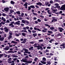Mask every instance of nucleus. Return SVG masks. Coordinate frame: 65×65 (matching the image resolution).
Instances as JSON below:
<instances>
[{
    "instance_id": "nucleus-57",
    "label": "nucleus",
    "mask_w": 65,
    "mask_h": 65,
    "mask_svg": "<svg viewBox=\"0 0 65 65\" xmlns=\"http://www.w3.org/2000/svg\"><path fill=\"white\" fill-rule=\"evenodd\" d=\"M2 2L3 3H5V1L4 0H2Z\"/></svg>"
},
{
    "instance_id": "nucleus-48",
    "label": "nucleus",
    "mask_w": 65,
    "mask_h": 65,
    "mask_svg": "<svg viewBox=\"0 0 65 65\" xmlns=\"http://www.w3.org/2000/svg\"><path fill=\"white\" fill-rule=\"evenodd\" d=\"M37 43H35L33 45V46H37Z\"/></svg>"
},
{
    "instance_id": "nucleus-33",
    "label": "nucleus",
    "mask_w": 65,
    "mask_h": 65,
    "mask_svg": "<svg viewBox=\"0 0 65 65\" xmlns=\"http://www.w3.org/2000/svg\"><path fill=\"white\" fill-rule=\"evenodd\" d=\"M37 21L40 23V22H41V20H40L39 19H38L37 20Z\"/></svg>"
},
{
    "instance_id": "nucleus-24",
    "label": "nucleus",
    "mask_w": 65,
    "mask_h": 65,
    "mask_svg": "<svg viewBox=\"0 0 65 65\" xmlns=\"http://www.w3.org/2000/svg\"><path fill=\"white\" fill-rule=\"evenodd\" d=\"M2 57H3V54H0V58H1Z\"/></svg>"
},
{
    "instance_id": "nucleus-16",
    "label": "nucleus",
    "mask_w": 65,
    "mask_h": 65,
    "mask_svg": "<svg viewBox=\"0 0 65 65\" xmlns=\"http://www.w3.org/2000/svg\"><path fill=\"white\" fill-rule=\"evenodd\" d=\"M32 35H33L34 37H35V36H37V33L33 34Z\"/></svg>"
},
{
    "instance_id": "nucleus-40",
    "label": "nucleus",
    "mask_w": 65,
    "mask_h": 65,
    "mask_svg": "<svg viewBox=\"0 0 65 65\" xmlns=\"http://www.w3.org/2000/svg\"><path fill=\"white\" fill-rule=\"evenodd\" d=\"M16 13H17V14H21L20 12L19 11H17Z\"/></svg>"
},
{
    "instance_id": "nucleus-50",
    "label": "nucleus",
    "mask_w": 65,
    "mask_h": 65,
    "mask_svg": "<svg viewBox=\"0 0 65 65\" xmlns=\"http://www.w3.org/2000/svg\"><path fill=\"white\" fill-rule=\"evenodd\" d=\"M55 2H60V0H55Z\"/></svg>"
},
{
    "instance_id": "nucleus-29",
    "label": "nucleus",
    "mask_w": 65,
    "mask_h": 65,
    "mask_svg": "<svg viewBox=\"0 0 65 65\" xmlns=\"http://www.w3.org/2000/svg\"><path fill=\"white\" fill-rule=\"evenodd\" d=\"M26 21H25L24 20H22V23L24 24H25V22H26Z\"/></svg>"
},
{
    "instance_id": "nucleus-44",
    "label": "nucleus",
    "mask_w": 65,
    "mask_h": 65,
    "mask_svg": "<svg viewBox=\"0 0 65 65\" xmlns=\"http://www.w3.org/2000/svg\"><path fill=\"white\" fill-rule=\"evenodd\" d=\"M32 61H27V63H32Z\"/></svg>"
},
{
    "instance_id": "nucleus-36",
    "label": "nucleus",
    "mask_w": 65,
    "mask_h": 65,
    "mask_svg": "<svg viewBox=\"0 0 65 65\" xmlns=\"http://www.w3.org/2000/svg\"><path fill=\"white\" fill-rule=\"evenodd\" d=\"M38 60V58L37 57L35 58V59H34V61H37V60Z\"/></svg>"
},
{
    "instance_id": "nucleus-41",
    "label": "nucleus",
    "mask_w": 65,
    "mask_h": 65,
    "mask_svg": "<svg viewBox=\"0 0 65 65\" xmlns=\"http://www.w3.org/2000/svg\"><path fill=\"white\" fill-rule=\"evenodd\" d=\"M18 60V58H14L13 59V61H15Z\"/></svg>"
},
{
    "instance_id": "nucleus-15",
    "label": "nucleus",
    "mask_w": 65,
    "mask_h": 65,
    "mask_svg": "<svg viewBox=\"0 0 65 65\" xmlns=\"http://www.w3.org/2000/svg\"><path fill=\"white\" fill-rule=\"evenodd\" d=\"M8 63H10V64L11 63H14V61L13 60L12 61H8Z\"/></svg>"
},
{
    "instance_id": "nucleus-23",
    "label": "nucleus",
    "mask_w": 65,
    "mask_h": 65,
    "mask_svg": "<svg viewBox=\"0 0 65 65\" xmlns=\"http://www.w3.org/2000/svg\"><path fill=\"white\" fill-rule=\"evenodd\" d=\"M3 56H4L5 57H7L8 56V55L4 53L3 54Z\"/></svg>"
},
{
    "instance_id": "nucleus-13",
    "label": "nucleus",
    "mask_w": 65,
    "mask_h": 65,
    "mask_svg": "<svg viewBox=\"0 0 65 65\" xmlns=\"http://www.w3.org/2000/svg\"><path fill=\"white\" fill-rule=\"evenodd\" d=\"M11 43H12L15 44H18V42H15L14 41H12L11 42Z\"/></svg>"
},
{
    "instance_id": "nucleus-31",
    "label": "nucleus",
    "mask_w": 65,
    "mask_h": 65,
    "mask_svg": "<svg viewBox=\"0 0 65 65\" xmlns=\"http://www.w3.org/2000/svg\"><path fill=\"white\" fill-rule=\"evenodd\" d=\"M9 26H11V27H14V25H13V24H9Z\"/></svg>"
},
{
    "instance_id": "nucleus-20",
    "label": "nucleus",
    "mask_w": 65,
    "mask_h": 65,
    "mask_svg": "<svg viewBox=\"0 0 65 65\" xmlns=\"http://www.w3.org/2000/svg\"><path fill=\"white\" fill-rule=\"evenodd\" d=\"M29 50H33V47L31 46L29 48Z\"/></svg>"
},
{
    "instance_id": "nucleus-61",
    "label": "nucleus",
    "mask_w": 65,
    "mask_h": 65,
    "mask_svg": "<svg viewBox=\"0 0 65 65\" xmlns=\"http://www.w3.org/2000/svg\"><path fill=\"white\" fill-rule=\"evenodd\" d=\"M43 29L45 30V31H47V28H43Z\"/></svg>"
},
{
    "instance_id": "nucleus-18",
    "label": "nucleus",
    "mask_w": 65,
    "mask_h": 65,
    "mask_svg": "<svg viewBox=\"0 0 65 65\" xmlns=\"http://www.w3.org/2000/svg\"><path fill=\"white\" fill-rule=\"evenodd\" d=\"M4 39V37L0 38V40L1 41H3Z\"/></svg>"
},
{
    "instance_id": "nucleus-49",
    "label": "nucleus",
    "mask_w": 65,
    "mask_h": 65,
    "mask_svg": "<svg viewBox=\"0 0 65 65\" xmlns=\"http://www.w3.org/2000/svg\"><path fill=\"white\" fill-rule=\"evenodd\" d=\"M57 36H61L62 35L61 34H57Z\"/></svg>"
},
{
    "instance_id": "nucleus-54",
    "label": "nucleus",
    "mask_w": 65,
    "mask_h": 65,
    "mask_svg": "<svg viewBox=\"0 0 65 65\" xmlns=\"http://www.w3.org/2000/svg\"><path fill=\"white\" fill-rule=\"evenodd\" d=\"M39 53H40V55H42V52L40 51H39Z\"/></svg>"
},
{
    "instance_id": "nucleus-10",
    "label": "nucleus",
    "mask_w": 65,
    "mask_h": 65,
    "mask_svg": "<svg viewBox=\"0 0 65 65\" xmlns=\"http://www.w3.org/2000/svg\"><path fill=\"white\" fill-rule=\"evenodd\" d=\"M36 4H37V5H39V6H41V5H42V3H41V2H40L36 3Z\"/></svg>"
},
{
    "instance_id": "nucleus-2",
    "label": "nucleus",
    "mask_w": 65,
    "mask_h": 65,
    "mask_svg": "<svg viewBox=\"0 0 65 65\" xmlns=\"http://www.w3.org/2000/svg\"><path fill=\"white\" fill-rule=\"evenodd\" d=\"M46 58L45 57H43L42 59V61H41L40 62L41 63L43 64H46V63L44 62L46 61Z\"/></svg>"
},
{
    "instance_id": "nucleus-3",
    "label": "nucleus",
    "mask_w": 65,
    "mask_h": 65,
    "mask_svg": "<svg viewBox=\"0 0 65 65\" xmlns=\"http://www.w3.org/2000/svg\"><path fill=\"white\" fill-rule=\"evenodd\" d=\"M9 35L8 36V38L9 39H11L12 37V31H10L9 32Z\"/></svg>"
},
{
    "instance_id": "nucleus-32",
    "label": "nucleus",
    "mask_w": 65,
    "mask_h": 65,
    "mask_svg": "<svg viewBox=\"0 0 65 65\" xmlns=\"http://www.w3.org/2000/svg\"><path fill=\"white\" fill-rule=\"evenodd\" d=\"M14 10H10V12H11V13H12L13 12H14Z\"/></svg>"
},
{
    "instance_id": "nucleus-34",
    "label": "nucleus",
    "mask_w": 65,
    "mask_h": 65,
    "mask_svg": "<svg viewBox=\"0 0 65 65\" xmlns=\"http://www.w3.org/2000/svg\"><path fill=\"white\" fill-rule=\"evenodd\" d=\"M11 3L12 4H14V2L12 1H11Z\"/></svg>"
},
{
    "instance_id": "nucleus-12",
    "label": "nucleus",
    "mask_w": 65,
    "mask_h": 65,
    "mask_svg": "<svg viewBox=\"0 0 65 65\" xmlns=\"http://www.w3.org/2000/svg\"><path fill=\"white\" fill-rule=\"evenodd\" d=\"M9 48V47L8 46H7L6 47V48H4V50H8Z\"/></svg>"
},
{
    "instance_id": "nucleus-38",
    "label": "nucleus",
    "mask_w": 65,
    "mask_h": 65,
    "mask_svg": "<svg viewBox=\"0 0 65 65\" xmlns=\"http://www.w3.org/2000/svg\"><path fill=\"white\" fill-rule=\"evenodd\" d=\"M65 24V23H63L61 25V26L62 27H64V24Z\"/></svg>"
},
{
    "instance_id": "nucleus-59",
    "label": "nucleus",
    "mask_w": 65,
    "mask_h": 65,
    "mask_svg": "<svg viewBox=\"0 0 65 65\" xmlns=\"http://www.w3.org/2000/svg\"><path fill=\"white\" fill-rule=\"evenodd\" d=\"M40 17L42 18V19H43V18H44V17L42 15H41L40 16Z\"/></svg>"
},
{
    "instance_id": "nucleus-8",
    "label": "nucleus",
    "mask_w": 65,
    "mask_h": 65,
    "mask_svg": "<svg viewBox=\"0 0 65 65\" xmlns=\"http://www.w3.org/2000/svg\"><path fill=\"white\" fill-rule=\"evenodd\" d=\"M58 28L59 29V31L60 32H62L63 30H64V29L61 27H59Z\"/></svg>"
},
{
    "instance_id": "nucleus-30",
    "label": "nucleus",
    "mask_w": 65,
    "mask_h": 65,
    "mask_svg": "<svg viewBox=\"0 0 65 65\" xmlns=\"http://www.w3.org/2000/svg\"><path fill=\"white\" fill-rule=\"evenodd\" d=\"M30 7L31 8H35V6L33 5L30 6Z\"/></svg>"
},
{
    "instance_id": "nucleus-47",
    "label": "nucleus",
    "mask_w": 65,
    "mask_h": 65,
    "mask_svg": "<svg viewBox=\"0 0 65 65\" xmlns=\"http://www.w3.org/2000/svg\"><path fill=\"white\" fill-rule=\"evenodd\" d=\"M2 15H3V16H4V17H5V16H6V14H5V13H3L2 14Z\"/></svg>"
},
{
    "instance_id": "nucleus-43",
    "label": "nucleus",
    "mask_w": 65,
    "mask_h": 65,
    "mask_svg": "<svg viewBox=\"0 0 65 65\" xmlns=\"http://www.w3.org/2000/svg\"><path fill=\"white\" fill-rule=\"evenodd\" d=\"M47 64H51V62L50 61H47Z\"/></svg>"
},
{
    "instance_id": "nucleus-25",
    "label": "nucleus",
    "mask_w": 65,
    "mask_h": 65,
    "mask_svg": "<svg viewBox=\"0 0 65 65\" xmlns=\"http://www.w3.org/2000/svg\"><path fill=\"white\" fill-rule=\"evenodd\" d=\"M49 2L47 1H46L45 3V5L47 6Z\"/></svg>"
},
{
    "instance_id": "nucleus-62",
    "label": "nucleus",
    "mask_w": 65,
    "mask_h": 65,
    "mask_svg": "<svg viewBox=\"0 0 65 65\" xmlns=\"http://www.w3.org/2000/svg\"><path fill=\"white\" fill-rule=\"evenodd\" d=\"M28 31L29 32V33H31L32 32L31 31V30L29 29H28Z\"/></svg>"
},
{
    "instance_id": "nucleus-28",
    "label": "nucleus",
    "mask_w": 65,
    "mask_h": 65,
    "mask_svg": "<svg viewBox=\"0 0 65 65\" xmlns=\"http://www.w3.org/2000/svg\"><path fill=\"white\" fill-rule=\"evenodd\" d=\"M39 42H43V39H41V40H38Z\"/></svg>"
},
{
    "instance_id": "nucleus-64",
    "label": "nucleus",
    "mask_w": 65,
    "mask_h": 65,
    "mask_svg": "<svg viewBox=\"0 0 65 65\" xmlns=\"http://www.w3.org/2000/svg\"><path fill=\"white\" fill-rule=\"evenodd\" d=\"M39 65H43L41 63H40V62H39Z\"/></svg>"
},
{
    "instance_id": "nucleus-60",
    "label": "nucleus",
    "mask_w": 65,
    "mask_h": 65,
    "mask_svg": "<svg viewBox=\"0 0 65 65\" xmlns=\"http://www.w3.org/2000/svg\"><path fill=\"white\" fill-rule=\"evenodd\" d=\"M33 14L34 15H37V14L36 13H33Z\"/></svg>"
},
{
    "instance_id": "nucleus-19",
    "label": "nucleus",
    "mask_w": 65,
    "mask_h": 65,
    "mask_svg": "<svg viewBox=\"0 0 65 65\" xmlns=\"http://www.w3.org/2000/svg\"><path fill=\"white\" fill-rule=\"evenodd\" d=\"M45 26H46V27H48V28H50V27H51L50 26V25H49L48 24H45Z\"/></svg>"
},
{
    "instance_id": "nucleus-21",
    "label": "nucleus",
    "mask_w": 65,
    "mask_h": 65,
    "mask_svg": "<svg viewBox=\"0 0 65 65\" xmlns=\"http://www.w3.org/2000/svg\"><path fill=\"white\" fill-rule=\"evenodd\" d=\"M47 12L49 14H52L51 13V11H50V10H47Z\"/></svg>"
},
{
    "instance_id": "nucleus-52",
    "label": "nucleus",
    "mask_w": 65,
    "mask_h": 65,
    "mask_svg": "<svg viewBox=\"0 0 65 65\" xmlns=\"http://www.w3.org/2000/svg\"><path fill=\"white\" fill-rule=\"evenodd\" d=\"M50 29H51V30H54V27H51L50 28Z\"/></svg>"
},
{
    "instance_id": "nucleus-9",
    "label": "nucleus",
    "mask_w": 65,
    "mask_h": 65,
    "mask_svg": "<svg viewBox=\"0 0 65 65\" xmlns=\"http://www.w3.org/2000/svg\"><path fill=\"white\" fill-rule=\"evenodd\" d=\"M25 51L26 52V54H31V52H28V51H29V50L27 49H26Z\"/></svg>"
},
{
    "instance_id": "nucleus-42",
    "label": "nucleus",
    "mask_w": 65,
    "mask_h": 65,
    "mask_svg": "<svg viewBox=\"0 0 65 65\" xmlns=\"http://www.w3.org/2000/svg\"><path fill=\"white\" fill-rule=\"evenodd\" d=\"M35 24H37L38 23V21H35Z\"/></svg>"
},
{
    "instance_id": "nucleus-56",
    "label": "nucleus",
    "mask_w": 65,
    "mask_h": 65,
    "mask_svg": "<svg viewBox=\"0 0 65 65\" xmlns=\"http://www.w3.org/2000/svg\"><path fill=\"white\" fill-rule=\"evenodd\" d=\"M9 22H10V21H9V20H7L6 21V23H9Z\"/></svg>"
},
{
    "instance_id": "nucleus-26",
    "label": "nucleus",
    "mask_w": 65,
    "mask_h": 65,
    "mask_svg": "<svg viewBox=\"0 0 65 65\" xmlns=\"http://www.w3.org/2000/svg\"><path fill=\"white\" fill-rule=\"evenodd\" d=\"M47 32L48 33H50V34H51L53 33V31L50 30H48L47 31Z\"/></svg>"
},
{
    "instance_id": "nucleus-58",
    "label": "nucleus",
    "mask_w": 65,
    "mask_h": 65,
    "mask_svg": "<svg viewBox=\"0 0 65 65\" xmlns=\"http://www.w3.org/2000/svg\"><path fill=\"white\" fill-rule=\"evenodd\" d=\"M14 20H15V21H17V20H19V19H18V18L17 19L16 18H14Z\"/></svg>"
},
{
    "instance_id": "nucleus-4",
    "label": "nucleus",
    "mask_w": 65,
    "mask_h": 65,
    "mask_svg": "<svg viewBox=\"0 0 65 65\" xmlns=\"http://www.w3.org/2000/svg\"><path fill=\"white\" fill-rule=\"evenodd\" d=\"M52 18L54 19L52 20V21H51V23H54V22H57L58 20H57V19H54L55 18H54V17H53Z\"/></svg>"
},
{
    "instance_id": "nucleus-51",
    "label": "nucleus",
    "mask_w": 65,
    "mask_h": 65,
    "mask_svg": "<svg viewBox=\"0 0 65 65\" xmlns=\"http://www.w3.org/2000/svg\"><path fill=\"white\" fill-rule=\"evenodd\" d=\"M28 7V10H30V9H31V7L29 6Z\"/></svg>"
},
{
    "instance_id": "nucleus-11",
    "label": "nucleus",
    "mask_w": 65,
    "mask_h": 65,
    "mask_svg": "<svg viewBox=\"0 0 65 65\" xmlns=\"http://www.w3.org/2000/svg\"><path fill=\"white\" fill-rule=\"evenodd\" d=\"M21 61H22V62H25V63H27V61L26 59H22L21 60Z\"/></svg>"
},
{
    "instance_id": "nucleus-5",
    "label": "nucleus",
    "mask_w": 65,
    "mask_h": 65,
    "mask_svg": "<svg viewBox=\"0 0 65 65\" xmlns=\"http://www.w3.org/2000/svg\"><path fill=\"white\" fill-rule=\"evenodd\" d=\"M4 30L6 32H8V29L7 27H5L4 28Z\"/></svg>"
},
{
    "instance_id": "nucleus-37",
    "label": "nucleus",
    "mask_w": 65,
    "mask_h": 65,
    "mask_svg": "<svg viewBox=\"0 0 65 65\" xmlns=\"http://www.w3.org/2000/svg\"><path fill=\"white\" fill-rule=\"evenodd\" d=\"M29 16L28 15L27 17L26 18V19H27V20H30V18H29Z\"/></svg>"
},
{
    "instance_id": "nucleus-1",
    "label": "nucleus",
    "mask_w": 65,
    "mask_h": 65,
    "mask_svg": "<svg viewBox=\"0 0 65 65\" xmlns=\"http://www.w3.org/2000/svg\"><path fill=\"white\" fill-rule=\"evenodd\" d=\"M41 46L40 45H38L37 46H34V47H38L37 48V50H40V48L41 49V50H43V47H42L44 46V44H41Z\"/></svg>"
},
{
    "instance_id": "nucleus-45",
    "label": "nucleus",
    "mask_w": 65,
    "mask_h": 65,
    "mask_svg": "<svg viewBox=\"0 0 65 65\" xmlns=\"http://www.w3.org/2000/svg\"><path fill=\"white\" fill-rule=\"evenodd\" d=\"M13 57H14V58H18V56L16 55H14L13 56Z\"/></svg>"
},
{
    "instance_id": "nucleus-53",
    "label": "nucleus",
    "mask_w": 65,
    "mask_h": 65,
    "mask_svg": "<svg viewBox=\"0 0 65 65\" xmlns=\"http://www.w3.org/2000/svg\"><path fill=\"white\" fill-rule=\"evenodd\" d=\"M26 29H27V30H28L29 29V27L28 26H27L26 27Z\"/></svg>"
},
{
    "instance_id": "nucleus-6",
    "label": "nucleus",
    "mask_w": 65,
    "mask_h": 65,
    "mask_svg": "<svg viewBox=\"0 0 65 65\" xmlns=\"http://www.w3.org/2000/svg\"><path fill=\"white\" fill-rule=\"evenodd\" d=\"M54 5L56 6L57 8H59L60 7V6H59V5L57 3H56L54 4Z\"/></svg>"
},
{
    "instance_id": "nucleus-55",
    "label": "nucleus",
    "mask_w": 65,
    "mask_h": 65,
    "mask_svg": "<svg viewBox=\"0 0 65 65\" xmlns=\"http://www.w3.org/2000/svg\"><path fill=\"white\" fill-rule=\"evenodd\" d=\"M50 3L51 4L53 3V1L52 0H51L50 1Z\"/></svg>"
},
{
    "instance_id": "nucleus-14",
    "label": "nucleus",
    "mask_w": 65,
    "mask_h": 65,
    "mask_svg": "<svg viewBox=\"0 0 65 65\" xmlns=\"http://www.w3.org/2000/svg\"><path fill=\"white\" fill-rule=\"evenodd\" d=\"M65 43H63L62 44L60 45V46H62L63 47H64V48H65Z\"/></svg>"
},
{
    "instance_id": "nucleus-39",
    "label": "nucleus",
    "mask_w": 65,
    "mask_h": 65,
    "mask_svg": "<svg viewBox=\"0 0 65 65\" xmlns=\"http://www.w3.org/2000/svg\"><path fill=\"white\" fill-rule=\"evenodd\" d=\"M11 58H9L8 59V62H10V61H11Z\"/></svg>"
},
{
    "instance_id": "nucleus-7",
    "label": "nucleus",
    "mask_w": 65,
    "mask_h": 65,
    "mask_svg": "<svg viewBox=\"0 0 65 65\" xmlns=\"http://www.w3.org/2000/svg\"><path fill=\"white\" fill-rule=\"evenodd\" d=\"M27 40V39L24 38L23 39V41L21 42V43H25L26 42V41Z\"/></svg>"
},
{
    "instance_id": "nucleus-17",
    "label": "nucleus",
    "mask_w": 65,
    "mask_h": 65,
    "mask_svg": "<svg viewBox=\"0 0 65 65\" xmlns=\"http://www.w3.org/2000/svg\"><path fill=\"white\" fill-rule=\"evenodd\" d=\"M4 10L6 11H8V8H6L4 9Z\"/></svg>"
},
{
    "instance_id": "nucleus-63",
    "label": "nucleus",
    "mask_w": 65,
    "mask_h": 65,
    "mask_svg": "<svg viewBox=\"0 0 65 65\" xmlns=\"http://www.w3.org/2000/svg\"><path fill=\"white\" fill-rule=\"evenodd\" d=\"M54 6H52V7L51 8V10H52V9H54Z\"/></svg>"
},
{
    "instance_id": "nucleus-46",
    "label": "nucleus",
    "mask_w": 65,
    "mask_h": 65,
    "mask_svg": "<svg viewBox=\"0 0 65 65\" xmlns=\"http://www.w3.org/2000/svg\"><path fill=\"white\" fill-rule=\"evenodd\" d=\"M47 49H51V47L48 46L47 47Z\"/></svg>"
},
{
    "instance_id": "nucleus-27",
    "label": "nucleus",
    "mask_w": 65,
    "mask_h": 65,
    "mask_svg": "<svg viewBox=\"0 0 65 65\" xmlns=\"http://www.w3.org/2000/svg\"><path fill=\"white\" fill-rule=\"evenodd\" d=\"M22 34L23 36H25L26 35V33H24V32L22 33Z\"/></svg>"
},
{
    "instance_id": "nucleus-35",
    "label": "nucleus",
    "mask_w": 65,
    "mask_h": 65,
    "mask_svg": "<svg viewBox=\"0 0 65 65\" xmlns=\"http://www.w3.org/2000/svg\"><path fill=\"white\" fill-rule=\"evenodd\" d=\"M42 31L43 33L46 32H47V31H45V30H44V29H43L42 30Z\"/></svg>"
},
{
    "instance_id": "nucleus-22",
    "label": "nucleus",
    "mask_w": 65,
    "mask_h": 65,
    "mask_svg": "<svg viewBox=\"0 0 65 65\" xmlns=\"http://www.w3.org/2000/svg\"><path fill=\"white\" fill-rule=\"evenodd\" d=\"M14 24L15 25H20V23L18 22H16L15 23H14Z\"/></svg>"
}]
</instances>
